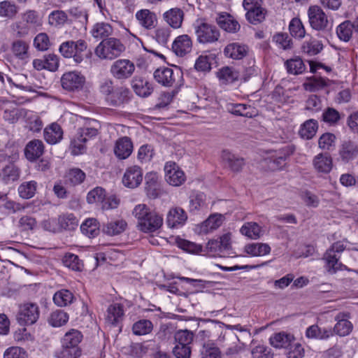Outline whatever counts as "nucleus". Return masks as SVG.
<instances>
[{"label": "nucleus", "instance_id": "nucleus-1", "mask_svg": "<svg viewBox=\"0 0 358 358\" xmlns=\"http://www.w3.org/2000/svg\"><path fill=\"white\" fill-rule=\"evenodd\" d=\"M132 214L137 220L138 229L144 233L155 232L163 225L162 215L144 203L136 205Z\"/></svg>", "mask_w": 358, "mask_h": 358}, {"label": "nucleus", "instance_id": "nucleus-2", "mask_svg": "<svg viewBox=\"0 0 358 358\" xmlns=\"http://www.w3.org/2000/svg\"><path fill=\"white\" fill-rule=\"evenodd\" d=\"M83 338V335L78 329H71L64 335L61 340L62 348L55 356L57 358H78L81 355L79 344Z\"/></svg>", "mask_w": 358, "mask_h": 358}, {"label": "nucleus", "instance_id": "nucleus-3", "mask_svg": "<svg viewBox=\"0 0 358 358\" xmlns=\"http://www.w3.org/2000/svg\"><path fill=\"white\" fill-rule=\"evenodd\" d=\"M99 122L90 120L84 127L79 128L71 142V150L73 155H81L86 150V143L98 134Z\"/></svg>", "mask_w": 358, "mask_h": 358}, {"label": "nucleus", "instance_id": "nucleus-4", "mask_svg": "<svg viewBox=\"0 0 358 358\" xmlns=\"http://www.w3.org/2000/svg\"><path fill=\"white\" fill-rule=\"evenodd\" d=\"M125 50L122 42L114 37L101 41L94 50V53L101 59L113 60L120 57Z\"/></svg>", "mask_w": 358, "mask_h": 358}, {"label": "nucleus", "instance_id": "nucleus-5", "mask_svg": "<svg viewBox=\"0 0 358 358\" xmlns=\"http://www.w3.org/2000/svg\"><path fill=\"white\" fill-rule=\"evenodd\" d=\"M87 49V43L85 40H69L61 43L59 52L65 58H72L76 64L84 60V53Z\"/></svg>", "mask_w": 358, "mask_h": 358}, {"label": "nucleus", "instance_id": "nucleus-6", "mask_svg": "<svg viewBox=\"0 0 358 358\" xmlns=\"http://www.w3.org/2000/svg\"><path fill=\"white\" fill-rule=\"evenodd\" d=\"M42 19L35 10H27L20 14V20L16 22V31L19 36H24L36 27L41 26Z\"/></svg>", "mask_w": 358, "mask_h": 358}, {"label": "nucleus", "instance_id": "nucleus-7", "mask_svg": "<svg viewBox=\"0 0 358 358\" xmlns=\"http://www.w3.org/2000/svg\"><path fill=\"white\" fill-rule=\"evenodd\" d=\"M155 80L164 87H173L182 84V73L180 69L159 67L154 72Z\"/></svg>", "mask_w": 358, "mask_h": 358}, {"label": "nucleus", "instance_id": "nucleus-8", "mask_svg": "<svg viewBox=\"0 0 358 358\" xmlns=\"http://www.w3.org/2000/svg\"><path fill=\"white\" fill-rule=\"evenodd\" d=\"M261 2V0H243V6L246 10L245 17L251 24H257L266 18L267 10L262 6Z\"/></svg>", "mask_w": 358, "mask_h": 358}, {"label": "nucleus", "instance_id": "nucleus-9", "mask_svg": "<svg viewBox=\"0 0 358 358\" xmlns=\"http://www.w3.org/2000/svg\"><path fill=\"white\" fill-rule=\"evenodd\" d=\"M135 69L133 62L127 59H119L111 64L110 73L115 79L124 81L132 76Z\"/></svg>", "mask_w": 358, "mask_h": 358}, {"label": "nucleus", "instance_id": "nucleus-10", "mask_svg": "<svg viewBox=\"0 0 358 358\" xmlns=\"http://www.w3.org/2000/svg\"><path fill=\"white\" fill-rule=\"evenodd\" d=\"M39 315V308L36 303H26L20 306L17 320L20 325H31L36 322Z\"/></svg>", "mask_w": 358, "mask_h": 358}, {"label": "nucleus", "instance_id": "nucleus-11", "mask_svg": "<svg viewBox=\"0 0 358 358\" xmlns=\"http://www.w3.org/2000/svg\"><path fill=\"white\" fill-rule=\"evenodd\" d=\"M310 27L317 31H324L329 28L330 22L324 11L318 6H310L308 10Z\"/></svg>", "mask_w": 358, "mask_h": 358}, {"label": "nucleus", "instance_id": "nucleus-12", "mask_svg": "<svg viewBox=\"0 0 358 358\" xmlns=\"http://www.w3.org/2000/svg\"><path fill=\"white\" fill-rule=\"evenodd\" d=\"M85 83V77L76 71L64 73L61 78V85L64 90L69 92L81 90Z\"/></svg>", "mask_w": 358, "mask_h": 358}, {"label": "nucleus", "instance_id": "nucleus-13", "mask_svg": "<svg viewBox=\"0 0 358 358\" xmlns=\"http://www.w3.org/2000/svg\"><path fill=\"white\" fill-rule=\"evenodd\" d=\"M220 342H226L223 347L226 348L224 355L234 357L242 350L243 343H241L238 336L231 331H224L219 336Z\"/></svg>", "mask_w": 358, "mask_h": 358}, {"label": "nucleus", "instance_id": "nucleus-14", "mask_svg": "<svg viewBox=\"0 0 358 358\" xmlns=\"http://www.w3.org/2000/svg\"><path fill=\"white\" fill-rule=\"evenodd\" d=\"M197 41L200 43H211L220 38V31L214 26L208 23H201L195 27Z\"/></svg>", "mask_w": 358, "mask_h": 358}, {"label": "nucleus", "instance_id": "nucleus-15", "mask_svg": "<svg viewBox=\"0 0 358 358\" xmlns=\"http://www.w3.org/2000/svg\"><path fill=\"white\" fill-rule=\"evenodd\" d=\"M165 179L173 186H180L186 180L183 171L173 162H168L164 166Z\"/></svg>", "mask_w": 358, "mask_h": 358}, {"label": "nucleus", "instance_id": "nucleus-16", "mask_svg": "<svg viewBox=\"0 0 358 358\" xmlns=\"http://www.w3.org/2000/svg\"><path fill=\"white\" fill-rule=\"evenodd\" d=\"M187 220L186 212L180 207L171 208L166 217L167 226L171 229H178L182 227Z\"/></svg>", "mask_w": 358, "mask_h": 358}, {"label": "nucleus", "instance_id": "nucleus-17", "mask_svg": "<svg viewBox=\"0 0 358 358\" xmlns=\"http://www.w3.org/2000/svg\"><path fill=\"white\" fill-rule=\"evenodd\" d=\"M138 24L145 30L154 29L157 23L156 14L149 9H141L135 13Z\"/></svg>", "mask_w": 358, "mask_h": 358}, {"label": "nucleus", "instance_id": "nucleus-18", "mask_svg": "<svg viewBox=\"0 0 358 358\" xmlns=\"http://www.w3.org/2000/svg\"><path fill=\"white\" fill-rule=\"evenodd\" d=\"M143 180V171L141 167L134 165L128 167L122 178V182L129 188L137 187Z\"/></svg>", "mask_w": 358, "mask_h": 358}, {"label": "nucleus", "instance_id": "nucleus-19", "mask_svg": "<svg viewBox=\"0 0 358 358\" xmlns=\"http://www.w3.org/2000/svg\"><path fill=\"white\" fill-rule=\"evenodd\" d=\"M350 314L348 313H338L335 317L336 324L334 325L332 331L340 336L349 335L353 329V325L348 320Z\"/></svg>", "mask_w": 358, "mask_h": 358}, {"label": "nucleus", "instance_id": "nucleus-20", "mask_svg": "<svg viewBox=\"0 0 358 358\" xmlns=\"http://www.w3.org/2000/svg\"><path fill=\"white\" fill-rule=\"evenodd\" d=\"M339 159L345 164L352 162L358 156V145L352 141H343L338 149Z\"/></svg>", "mask_w": 358, "mask_h": 358}, {"label": "nucleus", "instance_id": "nucleus-21", "mask_svg": "<svg viewBox=\"0 0 358 358\" xmlns=\"http://www.w3.org/2000/svg\"><path fill=\"white\" fill-rule=\"evenodd\" d=\"M248 51L249 48L247 45L239 42H233L225 46L223 53L227 58L240 60L248 55Z\"/></svg>", "mask_w": 358, "mask_h": 358}, {"label": "nucleus", "instance_id": "nucleus-22", "mask_svg": "<svg viewBox=\"0 0 358 358\" xmlns=\"http://www.w3.org/2000/svg\"><path fill=\"white\" fill-rule=\"evenodd\" d=\"M224 220V217L222 214H213L202 223L197 225L196 229L199 234H208L219 228L222 224Z\"/></svg>", "mask_w": 358, "mask_h": 358}, {"label": "nucleus", "instance_id": "nucleus-23", "mask_svg": "<svg viewBox=\"0 0 358 358\" xmlns=\"http://www.w3.org/2000/svg\"><path fill=\"white\" fill-rule=\"evenodd\" d=\"M192 48V41L191 38L183 34L176 38L172 44L173 52L179 57H183L189 53Z\"/></svg>", "mask_w": 358, "mask_h": 358}, {"label": "nucleus", "instance_id": "nucleus-24", "mask_svg": "<svg viewBox=\"0 0 358 358\" xmlns=\"http://www.w3.org/2000/svg\"><path fill=\"white\" fill-rule=\"evenodd\" d=\"M216 22L222 29L229 33H236L241 28L238 21L227 13H219Z\"/></svg>", "mask_w": 358, "mask_h": 358}, {"label": "nucleus", "instance_id": "nucleus-25", "mask_svg": "<svg viewBox=\"0 0 358 358\" xmlns=\"http://www.w3.org/2000/svg\"><path fill=\"white\" fill-rule=\"evenodd\" d=\"M133 151V143L130 138L123 136L118 138L115 144L114 153L120 159L128 158Z\"/></svg>", "mask_w": 358, "mask_h": 358}, {"label": "nucleus", "instance_id": "nucleus-26", "mask_svg": "<svg viewBox=\"0 0 358 358\" xmlns=\"http://www.w3.org/2000/svg\"><path fill=\"white\" fill-rule=\"evenodd\" d=\"M313 166L317 173H329L333 167V159L329 153H320L314 157Z\"/></svg>", "mask_w": 358, "mask_h": 358}, {"label": "nucleus", "instance_id": "nucleus-27", "mask_svg": "<svg viewBox=\"0 0 358 358\" xmlns=\"http://www.w3.org/2000/svg\"><path fill=\"white\" fill-rule=\"evenodd\" d=\"M292 152L293 150L289 146H285L278 150L272 152V155L269 159L270 169L275 170L282 167L285 161Z\"/></svg>", "mask_w": 358, "mask_h": 358}, {"label": "nucleus", "instance_id": "nucleus-28", "mask_svg": "<svg viewBox=\"0 0 358 358\" xmlns=\"http://www.w3.org/2000/svg\"><path fill=\"white\" fill-rule=\"evenodd\" d=\"M130 90L125 87H117L107 98L106 102L111 106H119L129 100Z\"/></svg>", "mask_w": 358, "mask_h": 358}, {"label": "nucleus", "instance_id": "nucleus-29", "mask_svg": "<svg viewBox=\"0 0 358 358\" xmlns=\"http://www.w3.org/2000/svg\"><path fill=\"white\" fill-rule=\"evenodd\" d=\"M184 15L181 8H173L163 14V19L173 29H178L182 26Z\"/></svg>", "mask_w": 358, "mask_h": 358}, {"label": "nucleus", "instance_id": "nucleus-30", "mask_svg": "<svg viewBox=\"0 0 358 358\" xmlns=\"http://www.w3.org/2000/svg\"><path fill=\"white\" fill-rule=\"evenodd\" d=\"M44 152L43 143L38 139L29 141L24 149V155L29 162L36 161Z\"/></svg>", "mask_w": 358, "mask_h": 358}, {"label": "nucleus", "instance_id": "nucleus-31", "mask_svg": "<svg viewBox=\"0 0 358 358\" xmlns=\"http://www.w3.org/2000/svg\"><path fill=\"white\" fill-rule=\"evenodd\" d=\"M340 257L336 254H331V251H326L323 259L325 262V269L330 274H334L338 271L348 270L346 266L339 262Z\"/></svg>", "mask_w": 358, "mask_h": 358}, {"label": "nucleus", "instance_id": "nucleus-32", "mask_svg": "<svg viewBox=\"0 0 358 358\" xmlns=\"http://www.w3.org/2000/svg\"><path fill=\"white\" fill-rule=\"evenodd\" d=\"M113 33V28L108 22H97L90 30L92 36L97 41L108 39Z\"/></svg>", "mask_w": 358, "mask_h": 358}, {"label": "nucleus", "instance_id": "nucleus-33", "mask_svg": "<svg viewBox=\"0 0 358 358\" xmlns=\"http://www.w3.org/2000/svg\"><path fill=\"white\" fill-rule=\"evenodd\" d=\"M217 77L222 85H229L237 81L239 72L232 66H224L217 72Z\"/></svg>", "mask_w": 358, "mask_h": 358}, {"label": "nucleus", "instance_id": "nucleus-34", "mask_svg": "<svg viewBox=\"0 0 358 358\" xmlns=\"http://www.w3.org/2000/svg\"><path fill=\"white\" fill-rule=\"evenodd\" d=\"M124 317L123 306L115 303L110 304L106 310V321L112 325H117Z\"/></svg>", "mask_w": 358, "mask_h": 358}, {"label": "nucleus", "instance_id": "nucleus-35", "mask_svg": "<svg viewBox=\"0 0 358 358\" xmlns=\"http://www.w3.org/2000/svg\"><path fill=\"white\" fill-rule=\"evenodd\" d=\"M20 169L13 163H9L0 171V180L4 184H10L19 179Z\"/></svg>", "mask_w": 358, "mask_h": 358}, {"label": "nucleus", "instance_id": "nucleus-36", "mask_svg": "<svg viewBox=\"0 0 358 358\" xmlns=\"http://www.w3.org/2000/svg\"><path fill=\"white\" fill-rule=\"evenodd\" d=\"M63 137V130L57 123H52L44 129V138L50 144L59 143Z\"/></svg>", "mask_w": 358, "mask_h": 358}, {"label": "nucleus", "instance_id": "nucleus-37", "mask_svg": "<svg viewBox=\"0 0 358 358\" xmlns=\"http://www.w3.org/2000/svg\"><path fill=\"white\" fill-rule=\"evenodd\" d=\"M306 336L308 338L326 340L333 336V331L331 328H320L313 324L307 328Z\"/></svg>", "mask_w": 358, "mask_h": 358}, {"label": "nucleus", "instance_id": "nucleus-38", "mask_svg": "<svg viewBox=\"0 0 358 358\" xmlns=\"http://www.w3.org/2000/svg\"><path fill=\"white\" fill-rule=\"evenodd\" d=\"M131 86L136 94L143 97L149 96L153 91L152 85L149 82L138 77L133 79Z\"/></svg>", "mask_w": 358, "mask_h": 358}, {"label": "nucleus", "instance_id": "nucleus-39", "mask_svg": "<svg viewBox=\"0 0 358 358\" xmlns=\"http://www.w3.org/2000/svg\"><path fill=\"white\" fill-rule=\"evenodd\" d=\"M222 160L230 167L233 171H239L244 165L243 158L236 157L229 150H223L222 152Z\"/></svg>", "mask_w": 358, "mask_h": 358}, {"label": "nucleus", "instance_id": "nucleus-40", "mask_svg": "<svg viewBox=\"0 0 358 358\" xmlns=\"http://www.w3.org/2000/svg\"><path fill=\"white\" fill-rule=\"evenodd\" d=\"M294 339L292 335L285 332H279L273 334L269 339L270 344L275 348H287L290 345Z\"/></svg>", "mask_w": 358, "mask_h": 358}, {"label": "nucleus", "instance_id": "nucleus-41", "mask_svg": "<svg viewBox=\"0 0 358 358\" xmlns=\"http://www.w3.org/2000/svg\"><path fill=\"white\" fill-rule=\"evenodd\" d=\"M200 358H222V353L215 343L207 341L200 350Z\"/></svg>", "mask_w": 358, "mask_h": 358}, {"label": "nucleus", "instance_id": "nucleus-42", "mask_svg": "<svg viewBox=\"0 0 358 358\" xmlns=\"http://www.w3.org/2000/svg\"><path fill=\"white\" fill-rule=\"evenodd\" d=\"M240 232L250 239H257L262 234L261 227L253 222L245 223L241 228Z\"/></svg>", "mask_w": 358, "mask_h": 358}, {"label": "nucleus", "instance_id": "nucleus-43", "mask_svg": "<svg viewBox=\"0 0 358 358\" xmlns=\"http://www.w3.org/2000/svg\"><path fill=\"white\" fill-rule=\"evenodd\" d=\"M23 209H24V207L20 203L11 200L3 199L2 203L0 205V220L5 216L15 213Z\"/></svg>", "mask_w": 358, "mask_h": 358}, {"label": "nucleus", "instance_id": "nucleus-44", "mask_svg": "<svg viewBox=\"0 0 358 358\" xmlns=\"http://www.w3.org/2000/svg\"><path fill=\"white\" fill-rule=\"evenodd\" d=\"M38 183L34 180L24 182L18 187L19 196L24 199H31L35 195Z\"/></svg>", "mask_w": 358, "mask_h": 358}, {"label": "nucleus", "instance_id": "nucleus-45", "mask_svg": "<svg viewBox=\"0 0 358 358\" xmlns=\"http://www.w3.org/2000/svg\"><path fill=\"white\" fill-rule=\"evenodd\" d=\"M83 234L89 238H94L99 233V224L94 218H88L80 226Z\"/></svg>", "mask_w": 358, "mask_h": 358}, {"label": "nucleus", "instance_id": "nucleus-46", "mask_svg": "<svg viewBox=\"0 0 358 358\" xmlns=\"http://www.w3.org/2000/svg\"><path fill=\"white\" fill-rule=\"evenodd\" d=\"M127 224L123 220H113L107 223L103 231L109 236H115L122 233L127 228Z\"/></svg>", "mask_w": 358, "mask_h": 358}, {"label": "nucleus", "instance_id": "nucleus-47", "mask_svg": "<svg viewBox=\"0 0 358 358\" xmlns=\"http://www.w3.org/2000/svg\"><path fill=\"white\" fill-rule=\"evenodd\" d=\"M73 293L68 289L59 290L53 296L54 303L59 307L66 306L73 303Z\"/></svg>", "mask_w": 358, "mask_h": 358}, {"label": "nucleus", "instance_id": "nucleus-48", "mask_svg": "<svg viewBox=\"0 0 358 358\" xmlns=\"http://www.w3.org/2000/svg\"><path fill=\"white\" fill-rule=\"evenodd\" d=\"M301 49L304 53L313 56L320 53L323 49V44L321 41L310 38L308 41L303 42Z\"/></svg>", "mask_w": 358, "mask_h": 358}, {"label": "nucleus", "instance_id": "nucleus-49", "mask_svg": "<svg viewBox=\"0 0 358 358\" xmlns=\"http://www.w3.org/2000/svg\"><path fill=\"white\" fill-rule=\"evenodd\" d=\"M303 85L307 91L316 92L327 86V80L321 77L312 76L308 78Z\"/></svg>", "mask_w": 358, "mask_h": 358}, {"label": "nucleus", "instance_id": "nucleus-50", "mask_svg": "<svg viewBox=\"0 0 358 358\" xmlns=\"http://www.w3.org/2000/svg\"><path fill=\"white\" fill-rule=\"evenodd\" d=\"M317 122L316 120L310 119L306 121L299 130L300 136L305 139L312 138L317 130Z\"/></svg>", "mask_w": 358, "mask_h": 358}, {"label": "nucleus", "instance_id": "nucleus-51", "mask_svg": "<svg viewBox=\"0 0 358 358\" xmlns=\"http://www.w3.org/2000/svg\"><path fill=\"white\" fill-rule=\"evenodd\" d=\"M69 320L68 314L62 310L53 311L49 318L48 323L53 327H59L67 323Z\"/></svg>", "mask_w": 358, "mask_h": 358}, {"label": "nucleus", "instance_id": "nucleus-52", "mask_svg": "<svg viewBox=\"0 0 358 358\" xmlns=\"http://www.w3.org/2000/svg\"><path fill=\"white\" fill-rule=\"evenodd\" d=\"M353 33V24L350 21L346 20L339 24L336 28L338 37L345 42L350 40Z\"/></svg>", "mask_w": 358, "mask_h": 358}, {"label": "nucleus", "instance_id": "nucleus-53", "mask_svg": "<svg viewBox=\"0 0 358 358\" xmlns=\"http://www.w3.org/2000/svg\"><path fill=\"white\" fill-rule=\"evenodd\" d=\"M29 45L23 41H16L12 45V52L13 55L21 60H26L29 58Z\"/></svg>", "mask_w": 358, "mask_h": 358}, {"label": "nucleus", "instance_id": "nucleus-54", "mask_svg": "<svg viewBox=\"0 0 358 358\" xmlns=\"http://www.w3.org/2000/svg\"><path fill=\"white\" fill-rule=\"evenodd\" d=\"M85 179V173L78 168L70 169L66 174V182L71 185L81 184Z\"/></svg>", "mask_w": 358, "mask_h": 358}, {"label": "nucleus", "instance_id": "nucleus-55", "mask_svg": "<svg viewBox=\"0 0 358 358\" xmlns=\"http://www.w3.org/2000/svg\"><path fill=\"white\" fill-rule=\"evenodd\" d=\"M285 66L287 72L293 75L301 74L306 69V66L303 60L299 57L288 59L285 62Z\"/></svg>", "mask_w": 358, "mask_h": 358}, {"label": "nucleus", "instance_id": "nucleus-56", "mask_svg": "<svg viewBox=\"0 0 358 358\" xmlns=\"http://www.w3.org/2000/svg\"><path fill=\"white\" fill-rule=\"evenodd\" d=\"M245 252L252 256H263L271 251V248L266 243H252L245 246Z\"/></svg>", "mask_w": 358, "mask_h": 358}, {"label": "nucleus", "instance_id": "nucleus-57", "mask_svg": "<svg viewBox=\"0 0 358 358\" xmlns=\"http://www.w3.org/2000/svg\"><path fill=\"white\" fill-rule=\"evenodd\" d=\"M63 263L65 266L75 271H80L83 268V263L79 257L72 253H67L63 258Z\"/></svg>", "mask_w": 358, "mask_h": 358}, {"label": "nucleus", "instance_id": "nucleus-58", "mask_svg": "<svg viewBox=\"0 0 358 358\" xmlns=\"http://www.w3.org/2000/svg\"><path fill=\"white\" fill-rule=\"evenodd\" d=\"M59 230H73L78 226V220L73 214L60 215L58 218Z\"/></svg>", "mask_w": 358, "mask_h": 358}, {"label": "nucleus", "instance_id": "nucleus-59", "mask_svg": "<svg viewBox=\"0 0 358 358\" xmlns=\"http://www.w3.org/2000/svg\"><path fill=\"white\" fill-rule=\"evenodd\" d=\"M8 82L15 87L28 92H35L34 87L27 81V77L24 74H17L14 80L8 78Z\"/></svg>", "mask_w": 358, "mask_h": 358}, {"label": "nucleus", "instance_id": "nucleus-60", "mask_svg": "<svg viewBox=\"0 0 358 358\" xmlns=\"http://www.w3.org/2000/svg\"><path fill=\"white\" fill-rule=\"evenodd\" d=\"M18 12V7L14 2L3 1L0 2V16L13 18Z\"/></svg>", "mask_w": 358, "mask_h": 358}, {"label": "nucleus", "instance_id": "nucleus-61", "mask_svg": "<svg viewBox=\"0 0 358 358\" xmlns=\"http://www.w3.org/2000/svg\"><path fill=\"white\" fill-rule=\"evenodd\" d=\"M322 118L329 126H334L341 120V114L335 108L328 107L323 111Z\"/></svg>", "mask_w": 358, "mask_h": 358}, {"label": "nucleus", "instance_id": "nucleus-62", "mask_svg": "<svg viewBox=\"0 0 358 358\" xmlns=\"http://www.w3.org/2000/svg\"><path fill=\"white\" fill-rule=\"evenodd\" d=\"M153 329L152 323L148 320H141L133 324L132 331L136 335L150 334Z\"/></svg>", "mask_w": 358, "mask_h": 358}, {"label": "nucleus", "instance_id": "nucleus-63", "mask_svg": "<svg viewBox=\"0 0 358 358\" xmlns=\"http://www.w3.org/2000/svg\"><path fill=\"white\" fill-rule=\"evenodd\" d=\"M174 338L176 344L190 346L193 341L194 334L189 330L181 329L175 333Z\"/></svg>", "mask_w": 358, "mask_h": 358}, {"label": "nucleus", "instance_id": "nucleus-64", "mask_svg": "<svg viewBox=\"0 0 358 358\" xmlns=\"http://www.w3.org/2000/svg\"><path fill=\"white\" fill-rule=\"evenodd\" d=\"M206 196L203 193L196 192L190 196L189 210H199L205 206Z\"/></svg>", "mask_w": 358, "mask_h": 358}]
</instances>
